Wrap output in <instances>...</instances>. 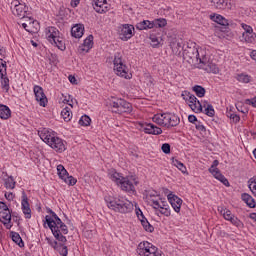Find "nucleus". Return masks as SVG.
I'll return each mask as SVG.
<instances>
[{"instance_id":"obj_31","label":"nucleus","mask_w":256,"mask_h":256,"mask_svg":"<svg viewBox=\"0 0 256 256\" xmlns=\"http://www.w3.org/2000/svg\"><path fill=\"white\" fill-rule=\"evenodd\" d=\"M3 181H4V187L6 189H15V179L12 176H9L7 174L3 175Z\"/></svg>"},{"instance_id":"obj_24","label":"nucleus","mask_w":256,"mask_h":256,"mask_svg":"<svg viewBox=\"0 0 256 256\" xmlns=\"http://www.w3.org/2000/svg\"><path fill=\"white\" fill-rule=\"evenodd\" d=\"M93 49V35H89L83 42L82 45L79 46V53H89V50Z\"/></svg>"},{"instance_id":"obj_34","label":"nucleus","mask_w":256,"mask_h":256,"mask_svg":"<svg viewBox=\"0 0 256 256\" xmlns=\"http://www.w3.org/2000/svg\"><path fill=\"white\" fill-rule=\"evenodd\" d=\"M61 117L64 119L66 123H69L71 119H73V112L71 111V108L69 106H66L62 111H61Z\"/></svg>"},{"instance_id":"obj_1","label":"nucleus","mask_w":256,"mask_h":256,"mask_svg":"<svg viewBox=\"0 0 256 256\" xmlns=\"http://www.w3.org/2000/svg\"><path fill=\"white\" fill-rule=\"evenodd\" d=\"M50 213L51 216H45V223H47L52 235L55 237V239H57V241L67 243V237L63 235H67V233H69V228H67V225L63 223L61 218H59V216H57L53 210H50Z\"/></svg>"},{"instance_id":"obj_49","label":"nucleus","mask_w":256,"mask_h":256,"mask_svg":"<svg viewBox=\"0 0 256 256\" xmlns=\"http://www.w3.org/2000/svg\"><path fill=\"white\" fill-rule=\"evenodd\" d=\"M237 79L240 83H249L251 81V77L247 74H239Z\"/></svg>"},{"instance_id":"obj_45","label":"nucleus","mask_w":256,"mask_h":256,"mask_svg":"<svg viewBox=\"0 0 256 256\" xmlns=\"http://www.w3.org/2000/svg\"><path fill=\"white\" fill-rule=\"evenodd\" d=\"M0 75L1 77L7 75V62L3 58H0Z\"/></svg>"},{"instance_id":"obj_23","label":"nucleus","mask_w":256,"mask_h":256,"mask_svg":"<svg viewBox=\"0 0 256 256\" xmlns=\"http://www.w3.org/2000/svg\"><path fill=\"white\" fill-rule=\"evenodd\" d=\"M168 119L169 113H158L152 118L153 122L160 125V127H167Z\"/></svg>"},{"instance_id":"obj_29","label":"nucleus","mask_w":256,"mask_h":256,"mask_svg":"<svg viewBox=\"0 0 256 256\" xmlns=\"http://www.w3.org/2000/svg\"><path fill=\"white\" fill-rule=\"evenodd\" d=\"M179 123H181V119L179 118V116L173 113H168V124L166 126L167 129H169L170 127H177Z\"/></svg>"},{"instance_id":"obj_60","label":"nucleus","mask_w":256,"mask_h":256,"mask_svg":"<svg viewBox=\"0 0 256 256\" xmlns=\"http://www.w3.org/2000/svg\"><path fill=\"white\" fill-rule=\"evenodd\" d=\"M200 103H201V106H202V112H203V109H207V107H209V105H211L209 103V101H207V100H203Z\"/></svg>"},{"instance_id":"obj_32","label":"nucleus","mask_w":256,"mask_h":256,"mask_svg":"<svg viewBox=\"0 0 256 256\" xmlns=\"http://www.w3.org/2000/svg\"><path fill=\"white\" fill-rule=\"evenodd\" d=\"M140 223L143 227V229H145V231H148V233H153V231L155 230V228L153 227V225H151L149 223V221L147 220V218H145V215H143L141 213L140 215Z\"/></svg>"},{"instance_id":"obj_38","label":"nucleus","mask_w":256,"mask_h":256,"mask_svg":"<svg viewBox=\"0 0 256 256\" xmlns=\"http://www.w3.org/2000/svg\"><path fill=\"white\" fill-rule=\"evenodd\" d=\"M153 28L163 29V27L167 26V20L165 18H159L152 21Z\"/></svg>"},{"instance_id":"obj_62","label":"nucleus","mask_w":256,"mask_h":256,"mask_svg":"<svg viewBox=\"0 0 256 256\" xmlns=\"http://www.w3.org/2000/svg\"><path fill=\"white\" fill-rule=\"evenodd\" d=\"M7 51L5 50V48L0 46V59H5Z\"/></svg>"},{"instance_id":"obj_64","label":"nucleus","mask_w":256,"mask_h":256,"mask_svg":"<svg viewBox=\"0 0 256 256\" xmlns=\"http://www.w3.org/2000/svg\"><path fill=\"white\" fill-rule=\"evenodd\" d=\"M81 0H71V7H77Z\"/></svg>"},{"instance_id":"obj_4","label":"nucleus","mask_w":256,"mask_h":256,"mask_svg":"<svg viewBox=\"0 0 256 256\" xmlns=\"http://www.w3.org/2000/svg\"><path fill=\"white\" fill-rule=\"evenodd\" d=\"M205 53V50L199 49L195 42H190L184 48L182 57L185 61H196V63H199L201 61V57L205 56Z\"/></svg>"},{"instance_id":"obj_35","label":"nucleus","mask_w":256,"mask_h":256,"mask_svg":"<svg viewBox=\"0 0 256 256\" xmlns=\"http://www.w3.org/2000/svg\"><path fill=\"white\" fill-rule=\"evenodd\" d=\"M212 3L216 9H231L227 0H213Z\"/></svg>"},{"instance_id":"obj_48","label":"nucleus","mask_w":256,"mask_h":256,"mask_svg":"<svg viewBox=\"0 0 256 256\" xmlns=\"http://www.w3.org/2000/svg\"><path fill=\"white\" fill-rule=\"evenodd\" d=\"M1 85L2 89H4L5 91H9V78L7 77V75L1 76Z\"/></svg>"},{"instance_id":"obj_63","label":"nucleus","mask_w":256,"mask_h":256,"mask_svg":"<svg viewBox=\"0 0 256 256\" xmlns=\"http://www.w3.org/2000/svg\"><path fill=\"white\" fill-rule=\"evenodd\" d=\"M195 127L197 129V131H205V126H203L202 124H200L199 122H197L195 124Z\"/></svg>"},{"instance_id":"obj_11","label":"nucleus","mask_w":256,"mask_h":256,"mask_svg":"<svg viewBox=\"0 0 256 256\" xmlns=\"http://www.w3.org/2000/svg\"><path fill=\"white\" fill-rule=\"evenodd\" d=\"M198 68L203 69V71H206V73H213L214 75H217V73H219V67L217 66V64L213 63L211 59H209L206 53L203 57L200 58Z\"/></svg>"},{"instance_id":"obj_22","label":"nucleus","mask_w":256,"mask_h":256,"mask_svg":"<svg viewBox=\"0 0 256 256\" xmlns=\"http://www.w3.org/2000/svg\"><path fill=\"white\" fill-rule=\"evenodd\" d=\"M170 47L174 53L178 57H183V51H185V44H183L182 40H175L171 42Z\"/></svg>"},{"instance_id":"obj_43","label":"nucleus","mask_w":256,"mask_h":256,"mask_svg":"<svg viewBox=\"0 0 256 256\" xmlns=\"http://www.w3.org/2000/svg\"><path fill=\"white\" fill-rule=\"evenodd\" d=\"M79 125L82 127H89V125H91V118L87 115H83L79 120Z\"/></svg>"},{"instance_id":"obj_20","label":"nucleus","mask_w":256,"mask_h":256,"mask_svg":"<svg viewBox=\"0 0 256 256\" xmlns=\"http://www.w3.org/2000/svg\"><path fill=\"white\" fill-rule=\"evenodd\" d=\"M49 147L56 151V153H63L67 150V144L65 141L59 137H55L54 141L49 144Z\"/></svg>"},{"instance_id":"obj_26","label":"nucleus","mask_w":256,"mask_h":256,"mask_svg":"<svg viewBox=\"0 0 256 256\" xmlns=\"http://www.w3.org/2000/svg\"><path fill=\"white\" fill-rule=\"evenodd\" d=\"M84 32L85 26H83V24H76L71 29L72 37H75L76 39H81V37H83Z\"/></svg>"},{"instance_id":"obj_9","label":"nucleus","mask_w":256,"mask_h":256,"mask_svg":"<svg viewBox=\"0 0 256 256\" xmlns=\"http://www.w3.org/2000/svg\"><path fill=\"white\" fill-rule=\"evenodd\" d=\"M151 207L155 209L156 215H164V217H171V207H169V204L167 201L163 199H151L150 200Z\"/></svg>"},{"instance_id":"obj_30","label":"nucleus","mask_w":256,"mask_h":256,"mask_svg":"<svg viewBox=\"0 0 256 256\" xmlns=\"http://www.w3.org/2000/svg\"><path fill=\"white\" fill-rule=\"evenodd\" d=\"M37 26L39 25V22H37V20H28V23H22V27L23 29H25V31H27L28 33H35L37 32V28H33V26Z\"/></svg>"},{"instance_id":"obj_16","label":"nucleus","mask_w":256,"mask_h":256,"mask_svg":"<svg viewBox=\"0 0 256 256\" xmlns=\"http://www.w3.org/2000/svg\"><path fill=\"white\" fill-rule=\"evenodd\" d=\"M167 199H168V203H170L175 213H181V206L183 205V199L179 198V196L175 195L173 192H170L167 195Z\"/></svg>"},{"instance_id":"obj_15","label":"nucleus","mask_w":256,"mask_h":256,"mask_svg":"<svg viewBox=\"0 0 256 256\" xmlns=\"http://www.w3.org/2000/svg\"><path fill=\"white\" fill-rule=\"evenodd\" d=\"M117 32L121 41H129L133 37L135 27L130 24H123L118 27Z\"/></svg>"},{"instance_id":"obj_10","label":"nucleus","mask_w":256,"mask_h":256,"mask_svg":"<svg viewBox=\"0 0 256 256\" xmlns=\"http://www.w3.org/2000/svg\"><path fill=\"white\" fill-rule=\"evenodd\" d=\"M182 98L189 105L190 109L194 111V113H203V106L201 105V101L195 97V95L191 94L189 91L182 92Z\"/></svg>"},{"instance_id":"obj_57","label":"nucleus","mask_w":256,"mask_h":256,"mask_svg":"<svg viewBox=\"0 0 256 256\" xmlns=\"http://www.w3.org/2000/svg\"><path fill=\"white\" fill-rule=\"evenodd\" d=\"M245 103L246 105H251L252 107H256V97L251 99H246Z\"/></svg>"},{"instance_id":"obj_17","label":"nucleus","mask_w":256,"mask_h":256,"mask_svg":"<svg viewBox=\"0 0 256 256\" xmlns=\"http://www.w3.org/2000/svg\"><path fill=\"white\" fill-rule=\"evenodd\" d=\"M38 135L40 139H42V141L46 143V145L51 144L54 141V139L57 137V135L55 134V131L47 128H44L38 131Z\"/></svg>"},{"instance_id":"obj_50","label":"nucleus","mask_w":256,"mask_h":256,"mask_svg":"<svg viewBox=\"0 0 256 256\" xmlns=\"http://www.w3.org/2000/svg\"><path fill=\"white\" fill-rule=\"evenodd\" d=\"M240 27H242V29L244 30V32L242 34L251 35V33H253V27H251L250 25H247L245 23H241Z\"/></svg>"},{"instance_id":"obj_46","label":"nucleus","mask_w":256,"mask_h":256,"mask_svg":"<svg viewBox=\"0 0 256 256\" xmlns=\"http://www.w3.org/2000/svg\"><path fill=\"white\" fill-rule=\"evenodd\" d=\"M248 183H249L248 187L251 193L254 195V197H256V178L255 177L251 178Z\"/></svg>"},{"instance_id":"obj_61","label":"nucleus","mask_w":256,"mask_h":256,"mask_svg":"<svg viewBox=\"0 0 256 256\" xmlns=\"http://www.w3.org/2000/svg\"><path fill=\"white\" fill-rule=\"evenodd\" d=\"M189 123H197V116L195 115H189L188 116Z\"/></svg>"},{"instance_id":"obj_27","label":"nucleus","mask_w":256,"mask_h":256,"mask_svg":"<svg viewBox=\"0 0 256 256\" xmlns=\"http://www.w3.org/2000/svg\"><path fill=\"white\" fill-rule=\"evenodd\" d=\"M241 199L244 203H246L247 207H249L250 209H255L256 202H255V198H253V196H251L248 193H242Z\"/></svg>"},{"instance_id":"obj_58","label":"nucleus","mask_w":256,"mask_h":256,"mask_svg":"<svg viewBox=\"0 0 256 256\" xmlns=\"http://www.w3.org/2000/svg\"><path fill=\"white\" fill-rule=\"evenodd\" d=\"M5 199H7V201H13L15 199V194H13L12 192H6Z\"/></svg>"},{"instance_id":"obj_51","label":"nucleus","mask_w":256,"mask_h":256,"mask_svg":"<svg viewBox=\"0 0 256 256\" xmlns=\"http://www.w3.org/2000/svg\"><path fill=\"white\" fill-rule=\"evenodd\" d=\"M150 41L153 47H159V43H161V40H159V37L155 36L154 34L150 35Z\"/></svg>"},{"instance_id":"obj_14","label":"nucleus","mask_w":256,"mask_h":256,"mask_svg":"<svg viewBox=\"0 0 256 256\" xmlns=\"http://www.w3.org/2000/svg\"><path fill=\"white\" fill-rule=\"evenodd\" d=\"M219 166V160H214L210 168L208 169L209 173L213 175L220 183H223L225 187H230L229 180L225 178L224 175L221 174V170L217 168Z\"/></svg>"},{"instance_id":"obj_21","label":"nucleus","mask_w":256,"mask_h":256,"mask_svg":"<svg viewBox=\"0 0 256 256\" xmlns=\"http://www.w3.org/2000/svg\"><path fill=\"white\" fill-rule=\"evenodd\" d=\"M21 209L25 219H31V206L25 193L22 194Z\"/></svg>"},{"instance_id":"obj_6","label":"nucleus","mask_w":256,"mask_h":256,"mask_svg":"<svg viewBox=\"0 0 256 256\" xmlns=\"http://www.w3.org/2000/svg\"><path fill=\"white\" fill-rule=\"evenodd\" d=\"M113 65L114 73H116L118 77H122L123 79H131L129 67H127V64H125V60H123V54H121V52L115 53Z\"/></svg>"},{"instance_id":"obj_55","label":"nucleus","mask_w":256,"mask_h":256,"mask_svg":"<svg viewBox=\"0 0 256 256\" xmlns=\"http://www.w3.org/2000/svg\"><path fill=\"white\" fill-rule=\"evenodd\" d=\"M228 117L233 121V123H239V121H241V117L237 114L230 113Z\"/></svg>"},{"instance_id":"obj_54","label":"nucleus","mask_w":256,"mask_h":256,"mask_svg":"<svg viewBox=\"0 0 256 256\" xmlns=\"http://www.w3.org/2000/svg\"><path fill=\"white\" fill-rule=\"evenodd\" d=\"M61 256H67L69 254V250H67V246L61 245L58 249Z\"/></svg>"},{"instance_id":"obj_40","label":"nucleus","mask_w":256,"mask_h":256,"mask_svg":"<svg viewBox=\"0 0 256 256\" xmlns=\"http://www.w3.org/2000/svg\"><path fill=\"white\" fill-rule=\"evenodd\" d=\"M192 90L194 91L197 97H205L206 90L205 88H203V86L195 85L194 87H192Z\"/></svg>"},{"instance_id":"obj_52","label":"nucleus","mask_w":256,"mask_h":256,"mask_svg":"<svg viewBox=\"0 0 256 256\" xmlns=\"http://www.w3.org/2000/svg\"><path fill=\"white\" fill-rule=\"evenodd\" d=\"M64 183L67 185L73 186L77 184V179H75L73 176H67L64 180Z\"/></svg>"},{"instance_id":"obj_7","label":"nucleus","mask_w":256,"mask_h":256,"mask_svg":"<svg viewBox=\"0 0 256 256\" xmlns=\"http://www.w3.org/2000/svg\"><path fill=\"white\" fill-rule=\"evenodd\" d=\"M109 105L113 113H131L133 111V105L127 102V100L122 98L112 97L110 99Z\"/></svg>"},{"instance_id":"obj_18","label":"nucleus","mask_w":256,"mask_h":256,"mask_svg":"<svg viewBox=\"0 0 256 256\" xmlns=\"http://www.w3.org/2000/svg\"><path fill=\"white\" fill-rule=\"evenodd\" d=\"M93 7L96 13H107L111 9L109 0H93Z\"/></svg>"},{"instance_id":"obj_36","label":"nucleus","mask_w":256,"mask_h":256,"mask_svg":"<svg viewBox=\"0 0 256 256\" xmlns=\"http://www.w3.org/2000/svg\"><path fill=\"white\" fill-rule=\"evenodd\" d=\"M12 241L16 243L19 247H25V243L23 242V238L17 232H11Z\"/></svg>"},{"instance_id":"obj_8","label":"nucleus","mask_w":256,"mask_h":256,"mask_svg":"<svg viewBox=\"0 0 256 256\" xmlns=\"http://www.w3.org/2000/svg\"><path fill=\"white\" fill-rule=\"evenodd\" d=\"M136 251L139 256H163L159 248L148 241L140 242Z\"/></svg>"},{"instance_id":"obj_3","label":"nucleus","mask_w":256,"mask_h":256,"mask_svg":"<svg viewBox=\"0 0 256 256\" xmlns=\"http://www.w3.org/2000/svg\"><path fill=\"white\" fill-rule=\"evenodd\" d=\"M106 205L117 213H129L133 209V203L123 197L105 196Z\"/></svg>"},{"instance_id":"obj_37","label":"nucleus","mask_w":256,"mask_h":256,"mask_svg":"<svg viewBox=\"0 0 256 256\" xmlns=\"http://www.w3.org/2000/svg\"><path fill=\"white\" fill-rule=\"evenodd\" d=\"M228 221H230L231 224L234 225V227H238V229H243V227H245V225L243 224V221L237 218V216H235L234 214H232V216L228 219Z\"/></svg>"},{"instance_id":"obj_53","label":"nucleus","mask_w":256,"mask_h":256,"mask_svg":"<svg viewBox=\"0 0 256 256\" xmlns=\"http://www.w3.org/2000/svg\"><path fill=\"white\" fill-rule=\"evenodd\" d=\"M221 215H223V218L226 221H229V219L233 216V213H231V210L229 209H223L221 210Z\"/></svg>"},{"instance_id":"obj_41","label":"nucleus","mask_w":256,"mask_h":256,"mask_svg":"<svg viewBox=\"0 0 256 256\" xmlns=\"http://www.w3.org/2000/svg\"><path fill=\"white\" fill-rule=\"evenodd\" d=\"M57 173H58L60 179H62V181L69 175V173L65 169V166H63L61 164L57 166Z\"/></svg>"},{"instance_id":"obj_44","label":"nucleus","mask_w":256,"mask_h":256,"mask_svg":"<svg viewBox=\"0 0 256 256\" xmlns=\"http://www.w3.org/2000/svg\"><path fill=\"white\" fill-rule=\"evenodd\" d=\"M173 166L177 167L181 173H187V167H185V164H183L181 161L173 160Z\"/></svg>"},{"instance_id":"obj_39","label":"nucleus","mask_w":256,"mask_h":256,"mask_svg":"<svg viewBox=\"0 0 256 256\" xmlns=\"http://www.w3.org/2000/svg\"><path fill=\"white\" fill-rule=\"evenodd\" d=\"M212 21H214L215 23H218V25H229V22L227 21V19H225V17H223L222 15H214L211 17Z\"/></svg>"},{"instance_id":"obj_2","label":"nucleus","mask_w":256,"mask_h":256,"mask_svg":"<svg viewBox=\"0 0 256 256\" xmlns=\"http://www.w3.org/2000/svg\"><path fill=\"white\" fill-rule=\"evenodd\" d=\"M108 177L125 193H135V186L139 185V180H137L136 176L131 175L125 177L115 170H110Z\"/></svg>"},{"instance_id":"obj_13","label":"nucleus","mask_w":256,"mask_h":256,"mask_svg":"<svg viewBox=\"0 0 256 256\" xmlns=\"http://www.w3.org/2000/svg\"><path fill=\"white\" fill-rule=\"evenodd\" d=\"M11 9L13 15L19 17L20 19H25L27 15V11H29V7L25 5V3L20 2L19 0H14L11 3Z\"/></svg>"},{"instance_id":"obj_42","label":"nucleus","mask_w":256,"mask_h":256,"mask_svg":"<svg viewBox=\"0 0 256 256\" xmlns=\"http://www.w3.org/2000/svg\"><path fill=\"white\" fill-rule=\"evenodd\" d=\"M255 39L256 35L254 32L251 34H242V41H244V43H253Z\"/></svg>"},{"instance_id":"obj_25","label":"nucleus","mask_w":256,"mask_h":256,"mask_svg":"<svg viewBox=\"0 0 256 256\" xmlns=\"http://www.w3.org/2000/svg\"><path fill=\"white\" fill-rule=\"evenodd\" d=\"M143 129L144 132L147 133L148 135H161V133H163V130H161V128L151 123L146 124Z\"/></svg>"},{"instance_id":"obj_12","label":"nucleus","mask_w":256,"mask_h":256,"mask_svg":"<svg viewBox=\"0 0 256 256\" xmlns=\"http://www.w3.org/2000/svg\"><path fill=\"white\" fill-rule=\"evenodd\" d=\"M0 221L6 229H11L13 223L11 222V210L5 202H0Z\"/></svg>"},{"instance_id":"obj_5","label":"nucleus","mask_w":256,"mask_h":256,"mask_svg":"<svg viewBox=\"0 0 256 256\" xmlns=\"http://www.w3.org/2000/svg\"><path fill=\"white\" fill-rule=\"evenodd\" d=\"M45 35L47 41H49L51 45H55L60 51H65V41L63 40V36L61 35V32H59V29L49 26L45 29Z\"/></svg>"},{"instance_id":"obj_59","label":"nucleus","mask_w":256,"mask_h":256,"mask_svg":"<svg viewBox=\"0 0 256 256\" xmlns=\"http://www.w3.org/2000/svg\"><path fill=\"white\" fill-rule=\"evenodd\" d=\"M155 197H157V192H152V193L148 194L147 199H148L150 205H152L151 199H155Z\"/></svg>"},{"instance_id":"obj_33","label":"nucleus","mask_w":256,"mask_h":256,"mask_svg":"<svg viewBox=\"0 0 256 256\" xmlns=\"http://www.w3.org/2000/svg\"><path fill=\"white\" fill-rule=\"evenodd\" d=\"M138 31H145L147 29H153V21L144 20L136 24Z\"/></svg>"},{"instance_id":"obj_56","label":"nucleus","mask_w":256,"mask_h":256,"mask_svg":"<svg viewBox=\"0 0 256 256\" xmlns=\"http://www.w3.org/2000/svg\"><path fill=\"white\" fill-rule=\"evenodd\" d=\"M161 149L166 155H169V153H171V145H169L168 143L163 144Z\"/></svg>"},{"instance_id":"obj_47","label":"nucleus","mask_w":256,"mask_h":256,"mask_svg":"<svg viewBox=\"0 0 256 256\" xmlns=\"http://www.w3.org/2000/svg\"><path fill=\"white\" fill-rule=\"evenodd\" d=\"M202 113H205L208 117H215V108H213V105H208L207 108H204Z\"/></svg>"},{"instance_id":"obj_28","label":"nucleus","mask_w":256,"mask_h":256,"mask_svg":"<svg viewBox=\"0 0 256 256\" xmlns=\"http://www.w3.org/2000/svg\"><path fill=\"white\" fill-rule=\"evenodd\" d=\"M11 118V108L9 106L0 104V119L7 121Z\"/></svg>"},{"instance_id":"obj_19","label":"nucleus","mask_w":256,"mask_h":256,"mask_svg":"<svg viewBox=\"0 0 256 256\" xmlns=\"http://www.w3.org/2000/svg\"><path fill=\"white\" fill-rule=\"evenodd\" d=\"M34 94L36 97V101L39 103L40 107H46L47 105V96H45V92H43V88L41 86H34Z\"/></svg>"}]
</instances>
